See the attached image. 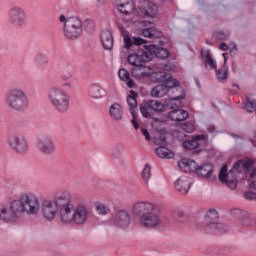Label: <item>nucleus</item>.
I'll return each mask as SVG.
<instances>
[{"mask_svg":"<svg viewBox=\"0 0 256 256\" xmlns=\"http://www.w3.org/2000/svg\"><path fill=\"white\" fill-rule=\"evenodd\" d=\"M116 3L118 11L122 13V15H132V13H135V4H133V0H118Z\"/></svg>","mask_w":256,"mask_h":256,"instance_id":"nucleus-23","label":"nucleus"},{"mask_svg":"<svg viewBox=\"0 0 256 256\" xmlns=\"http://www.w3.org/2000/svg\"><path fill=\"white\" fill-rule=\"evenodd\" d=\"M214 37H216V39H219L220 41H227V39H229V32H224L220 30L214 33Z\"/></svg>","mask_w":256,"mask_h":256,"instance_id":"nucleus-45","label":"nucleus"},{"mask_svg":"<svg viewBox=\"0 0 256 256\" xmlns=\"http://www.w3.org/2000/svg\"><path fill=\"white\" fill-rule=\"evenodd\" d=\"M141 178L145 185H149V180L151 179V166L146 164L143 171L141 172Z\"/></svg>","mask_w":256,"mask_h":256,"instance_id":"nucleus-43","label":"nucleus"},{"mask_svg":"<svg viewBox=\"0 0 256 256\" xmlns=\"http://www.w3.org/2000/svg\"><path fill=\"white\" fill-rule=\"evenodd\" d=\"M201 55H202V58L205 59V60L212 57L211 52L209 50H206V51L202 50Z\"/></svg>","mask_w":256,"mask_h":256,"instance_id":"nucleus-51","label":"nucleus"},{"mask_svg":"<svg viewBox=\"0 0 256 256\" xmlns=\"http://www.w3.org/2000/svg\"><path fill=\"white\" fill-rule=\"evenodd\" d=\"M34 64L38 69H43L49 65V57L45 53H38L34 57Z\"/></svg>","mask_w":256,"mask_h":256,"instance_id":"nucleus-34","label":"nucleus"},{"mask_svg":"<svg viewBox=\"0 0 256 256\" xmlns=\"http://www.w3.org/2000/svg\"><path fill=\"white\" fill-rule=\"evenodd\" d=\"M141 11L146 17H155L157 15L158 8L155 3L144 0L141 5Z\"/></svg>","mask_w":256,"mask_h":256,"instance_id":"nucleus-25","label":"nucleus"},{"mask_svg":"<svg viewBox=\"0 0 256 256\" xmlns=\"http://www.w3.org/2000/svg\"><path fill=\"white\" fill-rule=\"evenodd\" d=\"M178 167L180 169H188V171L195 173H197V169H199V165H197V162L189 158H183L178 161Z\"/></svg>","mask_w":256,"mask_h":256,"instance_id":"nucleus-29","label":"nucleus"},{"mask_svg":"<svg viewBox=\"0 0 256 256\" xmlns=\"http://www.w3.org/2000/svg\"><path fill=\"white\" fill-rule=\"evenodd\" d=\"M169 119L171 121H175L176 123H183V121H187L189 118V112L183 109H174L168 113Z\"/></svg>","mask_w":256,"mask_h":256,"instance_id":"nucleus-24","label":"nucleus"},{"mask_svg":"<svg viewBox=\"0 0 256 256\" xmlns=\"http://www.w3.org/2000/svg\"><path fill=\"white\" fill-rule=\"evenodd\" d=\"M39 207V197L33 192H25L21 194L19 199L13 200L10 203L9 210L11 211V215H8V217L4 219L6 221H14V223H17L19 219L23 217V213L37 215V213H39Z\"/></svg>","mask_w":256,"mask_h":256,"instance_id":"nucleus-1","label":"nucleus"},{"mask_svg":"<svg viewBox=\"0 0 256 256\" xmlns=\"http://www.w3.org/2000/svg\"><path fill=\"white\" fill-rule=\"evenodd\" d=\"M207 131H208V133H215V131H216L215 125L208 126Z\"/></svg>","mask_w":256,"mask_h":256,"instance_id":"nucleus-55","label":"nucleus"},{"mask_svg":"<svg viewBox=\"0 0 256 256\" xmlns=\"http://www.w3.org/2000/svg\"><path fill=\"white\" fill-rule=\"evenodd\" d=\"M244 197L247 201H256V192L253 190L246 191Z\"/></svg>","mask_w":256,"mask_h":256,"instance_id":"nucleus-47","label":"nucleus"},{"mask_svg":"<svg viewBox=\"0 0 256 256\" xmlns=\"http://www.w3.org/2000/svg\"><path fill=\"white\" fill-rule=\"evenodd\" d=\"M95 210L98 215H109L111 213V208L101 202H95Z\"/></svg>","mask_w":256,"mask_h":256,"instance_id":"nucleus-42","label":"nucleus"},{"mask_svg":"<svg viewBox=\"0 0 256 256\" xmlns=\"http://www.w3.org/2000/svg\"><path fill=\"white\" fill-rule=\"evenodd\" d=\"M126 101L130 109H136L137 107V92L135 90H130L129 95L126 98Z\"/></svg>","mask_w":256,"mask_h":256,"instance_id":"nucleus-41","label":"nucleus"},{"mask_svg":"<svg viewBox=\"0 0 256 256\" xmlns=\"http://www.w3.org/2000/svg\"><path fill=\"white\" fill-rule=\"evenodd\" d=\"M59 21H60V23H64V25H66L67 17H65V15H60Z\"/></svg>","mask_w":256,"mask_h":256,"instance_id":"nucleus-54","label":"nucleus"},{"mask_svg":"<svg viewBox=\"0 0 256 256\" xmlns=\"http://www.w3.org/2000/svg\"><path fill=\"white\" fill-rule=\"evenodd\" d=\"M41 209L44 219H47V221H53V219H55V215H57V208L53 201L44 200Z\"/></svg>","mask_w":256,"mask_h":256,"instance_id":"nucleus-17","label":"nucleus"},{"mask_svg":"<svg viewBox=\"0 0 256 256\" xmlns=\"http://www.w3.org/2000/svg\"><path fill=\"white\" fill-rule=\"evenodd\" d=\"M124 40V47L125 49H131V47H133V45H136L137 47H139V45H145V43H147V41L145 39H142L140 37H132L129 35H124L123 37Z\"/></svg>","mask_w":256,"mask_h":256,"instance_id":"nucleus-28","label":"nucleus"},{"mask_svg":"<svg viewBox=\"0 0 256 256\" xmlns=\"http://www.w3.org/2000/svg\"><path fill=\"white\" fill-rule=\"evenodd\" d=\"M131 123H132L134 129H136V130L139 129V123L137 122V119H132Z\"/></svg>","mask_w":256,"mask_h":256,"instance_id":"nucleus-53","label":"nucleus"},{"mask_svg":"<svg viewBox=\"0 0 256 256\" xmlns=\"http://www.w3.org/2000/svg\"><path fill=\"white\" fill-rule=\"evenodd\" d=\"M132 75L135 79H145L151 75V68L140 64L132 69Z\"/></svg>","mask_w":256,"mask_h":256,"instance_id":"nucleus-26","label":"nucleus"},{"mask_svg":"<svg viewBox=\"0 0 256 256\" xmlns=\"http://www.w3.org/2000/svg\"><path fill=\"white\" fill-rule=\"evenodd\" d=\"M223 58H224V65L227 63V60L229 59V54L228 53H223Z\"/></svg>","mask_w":256,"mask_h":256,"instance_id":"nucleus-57","label":"nucleus"},{"mask_svg":"<svg viewBox=\"0 0 256 256\" xmlns=\"http://www.w3.org/2000/svg\"><path fill=\"white\" fill-rule=\"evenodd\" d=\"M230 214L235 219H240L244 227H251V215L249 214V212L241 210L239 208H234L230 211Z\"/></svg>","mask_w":256,"mask_h":256,"instance_id":"nucleus-20","label":"nucleus"},{"mask_svg":"<svg viewBox=\"0 0 256 256\" xmlns=\"http://www.w3.org/2000/svg\"><path fill=\"white\" fill-rule=\"evenodd\" d=\"M177 133H179V130H175V131L173 132L174 135H177Z\"/></svg>","mask_w":256,"mask_h":256,"instance_id":"nucleus-63","label":"nucleus"},{"mask_svg":"<svg viewBox=\"0 0 256 256\" xmlns=\"http://www.w3.org/2000/svg\"><path fill=\"white\" fill-rule=\"evenodd\" d=\"M143 37H148L149 39H159L163 37V33L156 29L155 27H149L142 30Z\"/></svg>","mask_w":256,"mask_h":256,"instance_id":"nucleus-35","label":"nucleus"},{"mask_svg":"<svg viewBox=\"0 0 256 256\" xmlns=\"http://www.w3.org/2000/svg\"><path fill=\"white\" fill-rule=\"evenodd\" d=\"M101 43L107 51L113 49V34L109 30H103L100 35Z\"/></svg>","mask_w":256,"mask_h":256,"instance_id":"nucleus-27","label":"nucleus"},{"mask_svg":"<svg viewBox=\"0 0 256 256\" xmlns=\"http://www.w3.org/2000/svg\"><path fill=\"white\" fill-rule=\"evenodd\" d=\"M191 185H193V183L187 176L178 178L174 183L175 190L178 191L180 195H187L189 193V189H191Z\"/></svg>","mask_w":256,"mask_h":256,"instance_id":"nucleus-18","label":"nucleus"},{"mask_svg":"<svg viewBox=\"0 0 256 256\" xmlns=\"http://www.w3.org/2000/svg\"><path fill=\"white\" fill-rule=\"evenodd\" d=\"M252 144H253L254 147H256V132L254 134V140L252 141Z\"/></svg>","mask_w":256,"mask_h":256,"instance_id":"nucleus-59","label":"nucleus"},{"mask_svg":"<svg viewBox=\"0 0 256 256\" xmlns=\"http://www.w3.org/2000/svg\"><path fill=\"white\" fill-rule=\"evenodd\" d=\"M168 93L169 89L167 88V86H165V84H159L152 88L150 95L151 97L161 98L165 97V95H167Z\"/></svg>","mask_w":256,"mask_h":256,"instance_id":"nucleus-33","label":"nucleus"},{"mask_svg":"<svg viewBox=\"0 0 256 256\" xmlns=\"http://www.w3.org/2000/svg\"><path fill=\"white\" fill-rule=\"evenodd\" d=\"M196 174L198 177L207 179L213 175V164L205 163L198 167Z\"/></svg>","mask_w":256,"mask_h":256,"instance_id":"nucleus-31","label":"nucleus"},{"mask_svg":"<svg viewBox=\"0 0 256 256\" xmlns=\"http://www.w3.org/2000/svg\"><path fill=\"white\" fill-rule=\"evenodd\" d=\"M8 23L15 29H23L27 25V13L20 6H13L8 10Z\"/></svg>","mask_w":256,"mask_h":256,"instance_id":"nucleus-7","label":"nucleus"},{"mask_svg":"<svg viewBox=\"0 0 256 256\" xmlns=\"http://www.w3.org/2000/svg\"><path fill=\"white\" fill-rule=\"evenodd\" d=\"M151 61V53H147V50H138L136 54H130L127 58V62L133 67H138L143 63Z\"/></svg>","mask_w":256,"mask_h":256,"instance_id":"nucleus-12","label":"nucleus"},{"mask_svg":"<svg viewBox=\"0 0 256 256\" xmlns=\"http://www.w3.org/2000/svg\"><path fill=\"white\" fill-rule=\"evenodd\" d=\"M156 143H159L160 146L167 145V137L165 135H160V137L157 138Z\"/></svg>","mask_w":256,"mask_h":256,"instance_id":"nucleus-49","label":"nucleus"},{"mask_svg":"<svg viewBox=\"0 0 256 256\" xmlns=\"http://www.w3.org/2000/svg\"><path fill=\"white\" fill-rule=\"evenodd\" d=\"M253 167V161L251 160H238L233 165V170L228 173L227 165L222 166L219 173V179L222 183H226L230 189H237V175L235 173H249Z\"/></svg>","mask_w":256,"mask_h":256,"instance_id":"nucleus-2","label":"nucleus"},{"mask_svg":"<svg viewBox=\"0 0 256 256\" xmlns=\"http://www.w3.org/2000/svg\"><path fill=\"white\" fill-rule=\"evenodd\" d=\"M6 107L16 111V113H25L29 109V97L23 89L12 88L5 95Z\"/></svg>","mask_w":256,"mask_h":256,"instance_id":"nucleus-3","label":"nucleus"},{"mask_svg":"<svg viewBox=\"0 0 256 256\" xmlns=\"http://www.w3.org/2000/svg\"><path fill=\"white\" fill-rule=\"evenodd\" d=\"M54 206L56 209H66L67 207H71V195L66 191H58L55 193L54 197Z\"/></svg>","mask_w":256,"mask_h":256,"instance_id":"nucleus-15","label":"nucleus"},{"mask_svg":"<svg viewBox=\"0 0 256 256\" xmlns=\"http://www.w3.org/2000/svg\"><path fill=\"white\" fill-rule=\"evenodd\" d=\"M233 87H236V89L239 91V89H241V87H239V84H233Z\"/></svg>","mask_w":256,"mask_h":256,"instance_id":"nucleus-61","label":"nucleus"},{"mask_svg":"<svg viewBox=\"0 0 256 256\" xmlns=\"http://www.w3.org/2000/svg\"><path fill=\"white\" fill-rule=\"evenodd\" d=\"M231 137H233V139H243V137H241V136H239V135H237L235 133H232Z\"/></svg>","mask_w":256,"mask_h":256,"instance_id":"nucleus-58","label":"nucleus"},{"mask_svg":"<svg viewBox=\"0 0 256 256\" xmlns=\"http://www.w3.org/2000/svg\"><path fill=\"white\" fill-rule=\"evenodd\" d=\"M155 153L160 159H173L175 157V154L165 146L156 148Z\"/></svg>","mask_w":256,"mask_h":256,"instance_id":"nucleus-38","label":"nucleus"},{"mask_svg":"<svg viewBox=\"0 0 256 256\" xmlns=\"http://www.w3.org/2000/svg\"><path fill=\"white\" fill-rule=\"evenodd\" d=\"M59 211L62 223H73V212L71 211V206L63 208Z\"/></svg>","mask_w":256,"mask_h":256,"instance_id":"nucleus-37","label":"nucleus"},{"mask_svg":"<svg viewBox=\"0 0 256 256\" xmlns=\"http://www.w3.org/2000/svg\"><path fill=\"white\" fill-rule=\"evenodd\" d=\"M63 33L66 39H69L70 41L79 39L81 33H83L81 20L77 17L67 18L66 24H64Z\"/></svg>","mask_w":256,"mask_h":256,"instance_id":"nucleus-8","label":"nucleus"},{"mask_svg":"<svg viewBox=\"0 0 256 256\" xmlns=\"http://www.w3.org/2000/svg\"><path fill=\"white\" fill-rule=\"evenodd\" d=\"M130 113L132 115V119H137V112L134 111V109H130Z\"/></svg>","mask_w":256,"mask_h":256,"instance_id":"nucleus-56","label":"nucleus"},{"mask_svg":"<svg viewBox=\"0 0 256 256\" xmlns=\"http://www.w3.org/2000/svg\"><path fill=\"white\" fill-rule=\"evenodd\" d=\"M156 77L159 83H163L165 87H167L168 92L170 91V89H176V91H180L181 94L176 97H172V101H181V99H185V92L183 91V88L179 86L180 83L177 79H173V76H171V74L165 72H158L156 73Z\"/></svg>","mask_w":256,"mask_h":256,"instance_id":"nucleus-9","label":"nucleus"},{"mask_svg":"<svg viewBox=\"0 0 256 256\" xmlns=\"http://www.w3.org/2000/svg\"><path fill=\"white\" fill-rule=\"evenodd\" d=\"M89 217V208L80 204L73 211V223L74 225H85Z\"/></svg>","mask_w":256,"mask_h":256,"instance_id":"nucleus-14","label":"nucleus"},{"mask_svg":"<svg viewBox=\"0 0 256 256\" xmlns=\"http://www.w3.org/2000/svg\"><path fill=\"white\" fill-rule=\"evenodd\" d=\"M163 113L165 105L157 100H150L140 105V113L145 119H151L153 112Z\"/></svg>","mask_w":256,"mask_h":256,"instance_id":"nucleus-10","label":"nucleus"},{"mask_svg":"<svg viewBox=\"0 0 256 256\" xmlns=\"http://www.w3.org/2000/svg\"><path fill=\"white\" fill-rule=\"evenodd\" d=\"M88 23H93V21H91V20H88Z\"/></svg>","mask_w":256,"mask_h":256,"instance_id":"nucleus-64","label":"nucleus"},{"mask_svg":"<svg viewBox=\"0 0 256 256\" xmlns=\"http://www.w3.org/2000/svg\"><path fill=\"white\" fill-rule=\"evenodd\" d=\"M8 215H11V210L10 209H7V208H2L0 210V219L2 221H4V223H15V221H8V220H5L6 217H8Z\"/></svg>","mask_w":256,"mask_h":256,"instance_id":"nucleus-44","label":"nucleus"},{"mask_svg":"<svg viewBox=\"0 0 256 256\" xmlns=\"http://www.w3.org/2000/svg\"><path fill=\"white\" fill-rule=\"evenodd\" d=\"M123 153H125V145H123V143H118L113 147L111 157L112 159H121Z\"/></svg>","mask_w":256,"mask_h":256,"instance_id":"nucleus-39","label":"nucleus"},{"mask_svg":"<svg viewBox=\"0 0 256 256\" xmlns=\"http://www.w3.org/2000/svg\"><path fill=\"white\" fill-rule=\"evenodd\" d=\"M36 147L43 155H53L55 153V142L50 135H42L37 139Z\"/></svg>","mask_w":256,"mask_h":256,"instance_id":"nucleus-11","label":"nucleus"},{"mask_svg":"<svg viewBox=\"0 0 256 256\" xmlns=\"http://www.w3.org/2000/svg\"><path fill=\"white\" fill-rule=\"evenodd\" d=\"M205 233H227L229 228L223 224L219 223V212L215 209H210L205 216Z\"/></svg>","mask_w":256,"mask_h":256,"instance_id":"nucleus-6","label":"nucleus"},{"mask_svg":"<svg viewBox=\"0 0 256 256\" xmlns=\"http://www.w3.org/2000/svg\"><path fill=\"white\" fill-rule=\"evenodd\" d=\"M201 141H207V136L204 134L194 135L192 136L191 140H185L182 143V147H184V149H188L189 151H193L201 147Z\"/></svg>","mask_w":256,"mask_h":256,"instance_id":"nucleus-19","label":"nucleus"},{"mask_svg":"<svg viewBox=\"0 0 256 256\" xmlns=\"http://www.w3.org/2000/svg\"><path fill=\"white\" fill-rule=\"evenodd\" d=\"M88 95L91 99H101L105 97V90L97 84H93L88 88Z\"/></svg>","mask_w":256,"mask_h":256,"instance_id":"nucleus-32","label":"nucleus"},{"mask_svg":"<svg viewBox=\"0 0 256 256\" xmlns=\"http://www.w3.org/2000/svg\"><path fill=\"white\" fill-rule=\"evenodd\" d=\"M149 211H155V205L149 202H138L133 207V214L137 217H143V215H146Z\"/></svg>","mask_w":256,"mask_h":256,"instance_id":"nucleus-21","label":"nucleus"},{"mask_svg":"<svg viewBox=\"0 0 256 256\" xmlns=\"http://www.w3.org/2000/svg\"><path fill=\"white\" fill-rule=\"evenodd\" d=\"M205 65L206 67H210V69L217 70V61L213 59V56L205 60Z\"/></svg>","mask_w":256,"mask_h":256,"instance_id":"nucleus-46","label":"nucleus"},{"mask_svg":"<svg viewBox=\"0 0 256 256\" xmlns=\"http://www.w3.org/2000/svg\"><path fill=\"white\" fill-rule=\"evenodd\" d=\"M97 1H98V3H101L102 5H104V3L107 2V0H97Z\"/></svg>","mask_w":256,"mask_h":256,"instance_id":"nucleus-60","label":"nucleus"},{"mask_svg":"<svg viewBox=\"0 0 256 256\" xmlns=\"http://www.w3.org/2000/svg\"><path fill=\"white\" fill-rule=\"evenodd\" d=\"M48 100L58 113H67L70 107L69 95L59 87H51L48 92Z\"/></svg>","mask_w":256,"mask_h":256,"instance_id":"nucleus-4","label":"nucleus"},{"mask_svg":"<svg viewBox=\"0 0 256 256\" xmlns=\"http://www.w3.org/2000/svg\"><path fill=\"white\" fill-rule=\"evenodd\" d=\"M229 93H230V95H235V93H237V92L234 90H229Z\"/></svg>","mask_w":256,"mask_h":256,"instance_id":"nucleus-62","label":"nucleus"},{"mask_svg":"<svg viewBox=\"0 0 256 256\" xmlns=\"http://www.w3.org/2000/svg\"><path fill=\"white\" fill-rule=\"evenodd\" d=\"M220 49H221V51H227L229 49V46H227V43L222 42L220 44Z\"/></svg>","mask_w":256,"mask_h":256,"instance_id":"nucleus-52","label":"nucleus"},{"mask_svg":"<svg viewBox=\"0 0 256 256\" xmlns=\"http://www.w3.org/2000/svg\"><path fill=\"white\" fill-rule=\"evenodd\" d=\"M8 147L17 155H27L29 151V141L21 132H11L6 137Z\"/></svg>","mask_w":256,"mask_h":256,"instance_id":"nucleus-5","label":"nucleus"},{"mask_svg":"<svg viewBox=\"0 0 256 256\" xmlns=\"http://www.w3.org/2000/svg\"><path fill=\"white\" fill-rule=\"evenodd\" d=\"M140 225L148 227V229H155L161 225V219L154 211H149L140 217Z\"/></svg>","mask_w":256,"mask_h":256,"instance_id":"nucleus-13","label":"nucleus"},{"mask_svg":"<svg viewBox=\"0 0 256 256\" xmlns=\"http://www.w3.org/2000/svg\"><path fill=\"white\" fill-rule=\"evenodd\" d=\"M109 115L114 121H121L123 119V106L119 103H114L110 106Z\"/></svg>","mask_w":256,"mask_h":256,"instance_id":"nucleus-30","label":"nucleus"},{"mask_svg":"<svg viewBox=\"0 0 256 256\" xmlns=\"http://www.w3.org/2000/svg\"><path fill=\"white\" fill-rule=\"evenodd\" d=\"M114 224L120 229H127L131 225V215L125 210H120L114 215Z\"/></svg>","mask_w":256,"mask_h":256,"instance_id":"nucleus-16","label":"nucleus"},{"mask_svg":"<svg viewBox=\"0 0 256 256\" xmlns=\"http://www.w3.org/2000/svg\"><path fill=\"white\" fill-rule=\"evenodd\" d=\"M118 75L121 81H125V83H127V87H129V89H133V87H135V81L131 79V74L127 69H120Z\"/></svg>","mask_w":256,"mask_h":256,"instance_id":"nucleus-36","label":"nucleus"},{"mask_svg":"<svg viewBox=\"0 0 256 256\" xmlns=\"http://www.w3.org/2000/svg\"><path fill=\"white\" fill-rule=\"evenodd\" d=\"M141 133L144 135L147 141H151V134H149V130L142 128Z\"/></svg>","mask_w":256,"mask_h":256,"instance_id":"nucleus-50","label":"nucleus"},{"mask_svg":"<svg viewBox=\"0 0 256 256\" xmlns=\"http://www.w3.org/2000/svg\"><path fill=\"white\" fill-rule=\"evenodd\" d=\"M147 53L151 54V59H153V56L158 57V59H167L171 53L169 50L163 47H156L154 44L145 46Z\"/></svg>","mask_w":256,"mask_h":256,"instance_id":"nucleus-22","label":"nucleus"},{"mask_svg":"<svg viewBox=\"0 0 256 256\" xmlns=\"http://www.w3.org/2000/svg\"><path fill=\"white\" fill-rule=\"evenodd\" d=\"M181 129H182V131H185L186 133H193V131H195V127L188 123H182Z\"/></svg>","mask_w":256,"mask_h":256,"instance_id":"nucleus-48","label":"nucleus"},{"mask_svg":"<svg viewBox=\"0 0 256 256\" xmlns=\"http://www.w3.org/2000/svg\"><path fill=\"white\" fill-rule=\"evenodd\" d=\"M215 71H216L218 81H221V82L227 81V79L229 78V68H227V66L223 65L218 70L216 68Z\"/></svg>","mask_w":256,"mask_h":256,"instance_id":"nucleus-40","label":"nucleus"}]
</instances>
